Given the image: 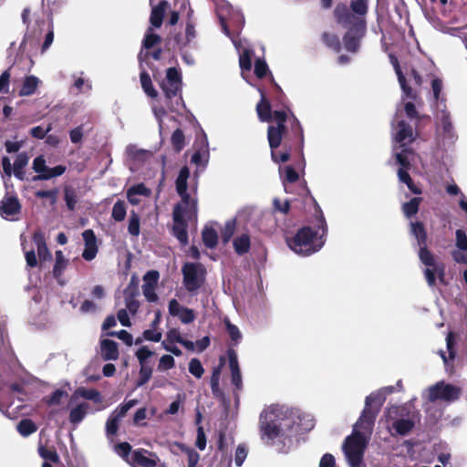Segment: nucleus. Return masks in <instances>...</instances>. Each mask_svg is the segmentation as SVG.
Returning a JSON list of instances; mask_svg holds the SVG:
<instances>
[{
	"instance_id": "1",
	"label": "nucleus",
	"mask_w": 467,
	"mask_h": 467,
	"mask_svg": "<svg viewBox=\"0 0 467 467\" xmlns=\"http://www.w3.org/2000/svg\"><path fill=\"white\" fill-rule=\"evenodd\" d=\"M404 114L410 122L417 121L418 112L412 101H407L403 109L397 108L392 122L393 155L395 157V164L400 165L398 170L400 182L405 183L411 192L420 194V190L414 185L408 172L410 169V161L413 155L409 146L414 140L415 136L412 125L405 121Z\"/></svg>"
},
{
	"instance_id": "2",
	"label": "nucleus",
	"mask_w": 467,
	"mask_h": 467,
	"mask_svg": "<svg viewBox=\"0 0 467 467\" xmlns=\"http://www.w3.org/2000/svg\"><path fill=\"white\" fill-rule=\"evenodd\" d=\"M299 420L294 409L284 405L266 407L259 416L260 437L265 443L281 446L280 450L286 451L293 445Z\"/></svg>"
},
{
	"instance_id": "3",
	"label": "nucleus",
	"mask_w": 467,
	"mask_h": 467,
	"mask_svg": "<svg viewBox=\"0 0 467 467\" xmlns=\"http://www.w3.org/2000/svg\"><path fill=\"white\" fill-rule=\"evenodd\" d=\"M385 401V393L377 391L366 398L365 408L356 424L352 434L348 436L342 450L350 467H364L363 457L370 439L376 415Z\"/></svg>"
},
{
	"instance_id": "4",
	"label": "nucleus",
	"mask_w": 467,
	"mask_h": 467,
	"mask_svg": "<svg viewBox=\"0 0 467 467\" xmlns=\"http://www.w3.org/2000/svg\"><path fill=\"white\" fill-rule=\"evenodd\" d=\"M368 0H349V6L339 3L334 9L337 23L347 29L343 36L345 48L351 53H357L361 40L367 32V15Z\"/></svg>"
},
{
	"instance_id": "5",
	"label": "nucleus",
	"mask_w": 467,
	"mask_h": 467,
	"mask_svg": "<svg viewBox=\"0 0 467 467\" xmlns=\"http://www.w3.org/2000/svg\"><path fill=\"white\" fill-rule=\"evenodd\" d=\"M216 13L223 33L231 38L234 47L239 53V64L242 75L244 78V72L251 70L254 50L248 47H244L241 39L232 36L227 26V19L229 18L237 27H243L244 25V16L240 10L234 9L228 2L223 0L216 4Z\"/></svg>"
},
{
	"instance_id": "6",
	"label": "nucleus",
	"mask_w": 467,
	"mask_h": 467,
	"mask_svg": "<svg viewBox=\"0 0 467 467\" xmlns=\"http://www.w3.org/2000/svg\"><path fill=\"white\" fill-rule=\"evenodd\" d=\"M411 234L417 239L420 246L419 257L425 265L423 270L424 276L430 287H434L436 280L444 284L445 266L441 262L435 259L434 255L427 249V234L421 223H411Z\"/></svg>"
},
{
	"instance_id": "7",
	"label": "nucleus",
	"mask_w": 467,
	"mask_h": 467,
	"mask_svg": "<svg viewBox=\"0 0 467 467\" xmlns=\"http://www.w3.org/2000/svg\"><path fill=\"white\" fill-rule=\"evenodd\" d=\"M317 228L305 226L295 236L286 238L287 245L296 254L307 256L319 251L325 244L327 225L324 217L318 218Z\"/></svg>"
},
{
	"instance_id": "8",
	"label": "nucleus",
	"mask_w": 467,
	"mask_h": 467,
	"mask_svg": "<svg viewBox=\"0 0 467 467\" xmlns=\"http://www.w3.org/2000/svg\"><path fill=\"white\" fill-rule=\"evenodd\" d=\"M461 394L460 387L441 380L426 389L422 392V399L429 402L440 401L450 404L457 400Z\"/></svg>"
},
{
	"instance_id": "9",
	"label": "nucleus",
	"mask_w": 467,
	"mask_h": 467,
	"mask_svg": "<svg viewBox=\"0 0 467 467\" xmlns=\"http://www.w3.org/2000/svg\"><path fill=\"white\" fill-rule=\"evenodd\" d=\"M436 141L441 149L450 148L457 140V135L450 119V114L441 109L436 114Z\"/></svg>"
},
{
	"instance_id": "10",
	"label": "nucleus",
	"mask_w": 467,
	"mask_h": 467,
	"mask_svg": "<svg viewBox=\"0 0 467 467\" xmlns=\"http://www.w3.org/2000/svg\"><path fill=\"white\" fill-rule=\"evenodd\" d=\"M182 272L186 290L195 294L205 282V268L199 263H186L182 266Z\"/></svg>"
},
{
	"instance_id": "11",
	"label": "nucleus",
	"mask_w": 467,
	"mask_h": 467,
	"mask_svg": "<svg viewBox=\"0 0 467 467\" xmlns=\"http://www.w3.org/2000/svg\"><path fill=\"white\" fill-rule=\"evenodd\" d=\"M193 195H185L181 198L173 209V221L186 220L196 221L197 219V198L196 190L192 189Z\"/></svg>"
},
{
	"instance_id": "12",
	"label": "nucleus",
	"mask_w": 467,
	"mask_h": 467,
	"mask_svg": "<svg viewBox=\"0 0 467 467\" xmlns=\"http://www.w3.org/2000/svg\"><path fill=\"white\" fill-rule=\"evenodd\" d=\"M161 86L167 99L175 98L177 104L182 101V75L176 67L167 69L166 78L162 80Z\"/></svg>"
},
{
	"instance_id": "13",
	"label": "nucleus",
	"mask_w": 467,
	"mask_h": 467,
	"mask_svg": "<svg viewBox=\"0 0 467 467\" xmlns=\"http://www.w3.org/2000/svg\"><path fill=\"white\" fill-rule=\"evenodd\" d=\"M258 91L261 94V100L260 102H258L256 106V111L260 120L270 121L274 119L277 124L275 127L285 128V123L286 120L285 112L275 110L272 113L271 106L269 102L265 99L263 90L258 88Z\"/></svg>"
},
{
	"instance_id": "14",
	"label": "nucleus",
	"mask_w": 467,
	"mask_h": 467,
	"mask_svg": "<svg viewBox=\"0 0 467 467\" xmlns=\"http://www.w3.org/2000/svg\"><path fill=\"white\" fill-rule=\"evenodd\" d=\"M32 169L37 173L34 177V181H46L55 177L61 176L66 171V167L57 165L54 168H49L46 164V160L43 156H38L33 161Z\"/></svg>"
},
{
	"instance_id": "15",
	"label": "nucleus",
	"mask_w": 467,
	"mask_h": 467,
	"mask_svg": "<svg viewBox=\"0 0 467 467\" xmlns=\"http://www.w3.org/2000/svg\"><path fill=\"white\" fill-rule=\"evenodd\" d=\"M158 462L159 457L156 453L139 449L131 452L129 464L131 467H156Z\"/></svg>"
},
{
	"instance_id": "16",
	"label": "nucleus",
	"mask_w": 467,
	"mask_h": 467,
	"mask_svg": "<svg viewBox=\"0 0 467 467\" xmlns=\"http://www.w3.org/2000/svg\"><path fill=\"white\" fill-rule=\"evenodd\" d=\"M30 16V9L25 8L22 12V21L23 24L26 26L24 41L36 37L41 33L42 26L45 23L44 20L36 14L33 15V20H29Z\"/></svg>"
},
{
	"instance_id": "17",
	"label": "nucleus",
	"mask_w": 467,
	"mask_h": 467,
	"mask_svg": "<svg viewBox=\"0 0 467 467\" xmlns=\"http://www.w3.org/2000/svg\"><path fill=\"white\" fill-rule=\"evenodd\" d=\"M168 312L171 316L177 317L184 325L191 324L196 317L192 309L182 306L176 299L169 301Z\"/></svg>"
},
{
	"instance_id": "18",
	"label": "nucleus",
	"mask_w": 467,
	"mask_h": 467,
	"mask_svg": "<svg viewBox=\"0 0 467 467\" xmlns=\"http://www.w3.org/2000/svg\"><path fill=\"white\" fill-rule=\"evenodd\" d=\"M455 246L451 252L453 260L458 264H467V235L462 229L455 232Z\"/></svg>"
},
{
	"instance_id": "19",
	"label": "nucleus",
	"mask_w": 467,
	"mask_h": 467,
	"mask_svg": "<svg viewBox=\"0 0 467 467\" xmlns=\"http://www.w3.org/2000/svg\"><path fill=\"white\" fill-rule=\"evenodd\" d=\"M20 210L21 205L15 196L5 197L0 202V214L5 220H15Z\"/></svg>"
},
{
	"instance_id": "20",
	"label": "nucleus",
	"mask_w": 467,
	"mask_h": 467,
	"mask_svg": "<svg viewBox=\"0 0 467 467\" xmlns=\"http://www.w3.org/2000/svg\"><path fill=\"white\" fill-rule=\"evenodd\" d=\"M82 237L85 242V249L82 253V257L86 261L93 260L98 254L97 237L94 232L90 229L82 233Z\"/></svg>"
},
{
	"instance_id": "21",
	"label": "nucleus",
	"mask_w": 467,
	"mask_h": 467,
	"mask_svg": "<svg viewBox=\"0 0 467 467\" xmlns=\"http://www.w3.org/2000/svg\"><path fill=\"white\" fill-rule=\"evenodd\" d=\"M228 359L232 375V383L234 385L236 390H241L243 388L242 375L238 364L237 355L234 350H228Z\"/></svg>"
},
{
	"instance_id": "22",
	"label": "nucleus",
	"mask_w": 467,
	"mask_h": 467,
	"mask_svg": "<svg viewBox=\"0 0 467 467\" xmlns=\"http://www.w3.org/2000/svg\"><path fill=\"white\" fill-rule=\"evenodd\" d=\"M100 354L104 360H117L119 355L117 342L110 339L101 340Z\"/></svg>"
},
{
	"instance_id": "23",
	"label": "nucleus",
	"mask_w": 467,
	"mask_h": 467,
	"mask_svg": "<svg viewBox=\"0 0 467 467\" xmlns=\"http://www.w3.org/2000/svg\"><path fill=\"white\" fill-rule=\"evenodd\" d=\"M233 246L234 252L238 255L247 254L251 247V236L248 232L242 233L236 235L233 240Z\"/></svg>"
},
{
	"instance_id": "24",
	"label": "nucleus",
	"mask_w": 467,
	"mask_h": 467,
	"mask_svg": "<svg viewBox=\"0 0 467 467\" xmlns=\"http://www.w3.org/2000/svg\"><path fill=\"white\" fill-rule=\"evenodd\" d=\"M209 159V144L206 135L203 133L201 146L192 156V162L196 165L206 164Z\"/></svg>"
},
{
	"instance_id": "25",
	"label": "nucleus",
	"mask_w": 467,
	"mask_h": 467,
	"mask_svg": "<svg viewBox=\"0 0 467 467\" xmlns=\"http://www.w3.org/2000/svg\"><path fill=\"white\" fill-rule=\"evenodd\" d=\"M389 58H390L391 64L394 67L395 72L398 76V79H399L400 88L403 91L404 98L414 99L416 98V95L413 93L411 88L407 86L406 78L400 70L398 59L392 55L389 56Z\"/></svg>"
},
{
	"instance_id": "26",
	"label": "nucleus",
	"mask_w": 467,
	"mask_h": 467,
	"mask_svg": "<svg viewBox=\"0 0 467 467\" xmlns=\"http://www.w3.org/2000/svg\"><path fill=\"white\" fill-rule=\"evenodd\" d=\"M190 177V171L187 167H182L176 179V191L181 198H184L185 195H193L188 192V179Z\"/></svg>"
},
{
	"instance_id": "27",
	"label": "nucleus",
	"mask_w": 467,
	"mask_h": 467,
	"mask_svg": "<svg viewBox=\"0 0 467 467\" xmlns=\"http://www.w3.org/2000/svg\"><path fill=\"white\" fill-rule=\"evenodd\" d=\"M33 242L36 246L39 259L42 261L50 260L51 254L47 246L44 234L41 232H36L34 234Z\"/></svg>"
},
{
	"instance_id": "28",
	"label": "nucleus",
	"mask_w": 467,
	"mask_h": 467,
	"mask_svg": "<svg viewBox=\"0 0 467 467\" xmlns=\"http://www.w3.org/2000/svg\"><path fill=\"white\" fill-rule=\"evenodd\" d=\"M40 83L41 80L36 76L30 75L26 77L19 90V96L26 97L33 95Z\"/></svg>"
},
{
	"instance_id": "29",
	"label": "nucleus",
	"mask_w": 467,
	"mask_h": 467,
	"mask_svg": "<svg viewBox=\"0 0 467 467\" xmlns=\"http://www.w3.org/2000/svg\"><path fill=\"white\" fill-rule=\"evenodd\" d=\"M73 88H75L78 93H86L91 90L92 83L84 75V72H79L72 75Z\"/></svg>"
},
{
	"instance_id": "30",
	"label": "nucleus",
	"mask_w": 467,
	"mask_h": 467,
	"mask_svg": "<svg viewBox=\"0 0 467 467\" xmlns=\"http://www.w3.org/2000/svg\"><path fill=\"white\" fill-rule=\"evenodd\" d=\"M285 128L269 126L267 130V138L271 150H275L282 141L283 133Z\"/></svg>"
},
{
	"instance_id": "31",
	"label": "nucleus",
	"mask_w": 467,
	"mask_h": 467,
	"mask_svg": "<svg viewBox=\"0 0 467 467\" xmlns=\"http://www.w3.org/2000/svg\"><path fill=\"white\" fill-rule=\"evenodd\" d=\"M167 4L166 1H161L158 5L152 7L150 21L154 27L161 26Z\"/></svg>"
},
{
	"instance_id": "32",
	"label": "nucleus",
	"mask_w": 467,
	"mask_h": 467,
	"mask_svg": "<svg viewBox=\"0 0 467 467\" xmlns=\"http://www.w3.org/2000/svg\"><path fill=\"white\" fill-rule=\"evenodd\" d=\"M174 224L172 227V232L174 236L179 240L182 244H186L188 243V234H187V224L186 220H178L173 221Z\"/></svg>"
},
{
	"instance_id": "33",
	"label": "nucleus",
	"mask_w": 467,
	"mask_h": 467,
	"mask_svg": "<svg viewBox=\"0 0 467 467\" xmlns=\"http://www.w3.org/2000/svg\"><path fill=\"white\" fill-rule=\"evenodd\" d=\"M126 308L130 314L135 315L140 307V303L135 299V288L128 287L124 290Z\"/></svg>"
},
{
	"instance_id": "34",
	"label": "nucleus",
	"mask_w": 467,
	"mask_h": 467,
	"mask_svg": "<svg viewBox=\"0 0 467 467\" xmlns=\"http://www.w3.org/2000/svg\"><path fill=\"white\" fill-rule=\"evenodd\" d=\"M279 173L283 180L285 191L286 192H288L286 182L293 183V182H296L299 179V175L295 171V169L290 165H287L284 168L279 167Z\"/></svg>"
},
{
	"instance_id": "35",
	"label": "nucleus",
	"mask_w": 467,
	"mask_h": 467,
	"mask_svg": "<svg viewBox=\"0 0 467 467\" xmlns=\"http://www.w3.org/2000/svg\"><path fill=\"white\" fill-rule=\"evenodd\" d=\"M89 405L86 402L78 404L70 410L69 420L73 424H78L87 415Z\"/></svg>"
},
{
	"instance_id": "36",
	"label": "nucleus",
	"mask_w": 467,
	"mask_h": 467,
	"mask_svg": "<svg viewBox=\"0 0 467 467\" xmlns=\"http://www.w3.org/2000/svg\"><path fill=\"white\" fill-rule=\"evenodd\" d=\"M202 237L204 245L208 248H214L218 244V234L213 227L205 226Z\"/></svg>"
},
{
	"instance_id": "37",
	"label": "nucleus",
	"mask_w": 467,
	"mask_h": 467,
	"mask_svg": "<svg viewBox=\"0 0 467 467\" xmlns=\"http://www.w3.org/2000/svg\"><path fill=\"white\" fill-rule=\"evenodd\" d=\"M29 157L26 152H21L17 155L14 162V174L16 178L23 180L24 168L27 165Z\"/></svg>"
},
{
	"instance_id": "38",
	"label": "nucleus",
	"mask_w": 467,
	"mask_h": 467,
	"mask_svg": "<svg viewBox=\"0 0 467 467\" xmlns=\"http://www.w3.org/2000/svg\"><path fill=\"white\" fill-rule=\"evenodd\" d=\"M414 422L409 419H400L392 423V428L395 430L397 434L406 435L413 428Z\"/></svg>"
},
{
	"instance_id": "39",
	"label": "nucleus",
	"mask_w": 467,
	"mask_h": 467,
	"mask_svg": "<svg viewBox=\"0 0 467 467\" xmlns=\"http://www.w3.org/2000/svg\"><path fill=\"white\" fill-rule=\"evenodd\" d=\"M16 430L23 437H27L36 432L37 427L31 420L25 419L17 424Z\"/></svg>"
},
{
	"instance_id": "40",
	"label": "nucleus",
	"mask_w": 467,
	"mask_h": 467,
	"mask_svg": "<svg viewBox=\"0 0 467 467\" xmlns=\"http://www.w3.org/2000/svg\"><path fill=\"white\" fill-rule=\"evenodd\" d=\"M140 83L144 92L150 98L157 97V91L152 86L151 78L146 71L140 73Z\"/></svg>"
},
{
	"instance_id": "41",
	"label": "nucleus",
	"mask_w": 467,
	"mask_h": 467,
	"mask_svg": "<svg viewBox=\"0 0 467 467\" xmlns=\"http://www.w3.org/2000/svg\"><path fill=\"white\" fill-rule=\"evenodd\" d=\"M196 36L195 28L192 22H187L186 28H185V38L184 40H181L180 38L177 39L178 45H180L181 47H185L187 45H189Z\"/></svg>"
},
{
	"instance_id": "42",
	"label": "nucleus",
	"mask_w": 467,
	"mask_h": 467,
	"mask_svg": "<svg viewBox=\"0 0 467 467\" xmlns=\"http://www.w3.org/2000/svg\"><path fill=\"white\" fill-rule=\"evenodd\" d=\"M126 205L124 202L118 201L114 203L112 208L111 216L117 222H121L126 216Z\"/></svg>"
},
{
	"instance_id": "43",
	"label": "nucleus",
	"mask_w": 467,
	"mask_h": 467,
	"mask_svg": "<svg viewBox=\"0 0 467 467\" xmlns=\"http://www.w3.org/2000/svg\"><path fill=\"white\" fill-rule=\"evenodd\" d=\"M323 41L328 47L339 52L341 48L339 38L335 34L324 33L322 36Z\"/></svg>"
},
{
	"instance_id": "44",
	"label": "nucleus",
	"mask_w": 467,
	"mask_h": 467,
	"mask_svg": "<svg viewBox=\"0 0 467 467\" xmlns=\"http://www.w3.org/2000/svg\"><path fill=\"white\" fill-rule=\"evenodd\" d=\"M68 264V261L65 262H55L54 267H53V275L57 281V283L61 285H64L66 284V281L63 278V273L65 269L67 268Z\"/></svg>"
},
{
	"instance_id": "45",
	"label": "nucleus",
	"mask_w": 467,
	"mask_h": 467,
	"mask_svg": "<svg viewBox=\"0 0 467 467\" xmlns=\"http://www.w3.org/2000/svg\"><path fill=\"white\" fill-rule=\"evenodd\" d=\"M420 202V199L415 197V198H412L410 202H405L402 205V210H403L404 214L407 217H410V216L414 215L415 213H417V212L419 210Z\"/></svg>"
},
{
	"instance_id": "46",
	"label": "nucleus",
	"mask_w": 467,
	"mask_h": 467,
	"mask_svg": "<svg viewBox=\"0 0 467 467\" xmlns=\"http://www.w3.org/2000/svg\"><path fill=\"white\" fill-rule=\"evenodd\" d=\"M64 193H65V202H66L67 207L70 211H73L75 209L77 202H78L76 191L72 187L67 186L64 189Z\"/></svg>"
},
{
	"instance_id": "47",
	"label": "nucleus",
	"mask_w": 467,
	"mask_h": 467,
	"mask_svg": "<svg viewBox=\"0 0 467 467\" xmlns=\"http://www.w3.org/2000/svg\"><path fill=\"white\" fill-rule=\"evenodd\" d=\"M224 324L231 339L234 342V344H238L242 339V334L239 328L235 325L232 324L227 318L224 319Z\"/></svg>"
},
{
	"instance_id": "48",
	"label": "nucleus",
	"mask_w": 467,
	"mask_h": 467,
	"mask_svg": "<svg viewBox=\"0 0 467 467\" xmlns=\"http://www.w3.org/2000/svg\"><path fill=\"white\" fill-rule=\"evenodd\" d=\"M38 452L45 462H57L59 461V457L55 450L40 446L38 448Z\"/></svg>"
},
{
	"instance_id": "49",
	"label": "nucleus",
	"mask_w": 467,
	"mask_h": 467,
	"mask_svg": "<svg viewBox=\"0 0 467 467\" xmlns=\"http://www.w3.org/2000/svg\"><path fill=\"white\" fill-rule=\"evenodd\" d=\"M136 400H130L128 402L119 405L111 414L119 420H121L126 413L137 404Z\"/></svg>"
},
{
	"instance_id": "50",
	"label": "nucleus",
	"mask_w": 467,
	"mask_h": 467,
	"mask_svg": "<svg viewBox=\"0 0 467 467\" xmlns=\"http://www.w3.org/2000/svg\"><path fill=\"white\" fill-rule=\"evenodd\" d=\"M248 454V449L245 444L241 443L237 446L234 455V463L237 467H241Z\"/></svg>"
},
{
	"instance_id": "51",
	"label": "nucleus",
	"mask_w": 467,
	"mask_h": 467,
	"mask_svg": "<svg viewBox=\"0 0 467 467\" xmlns=\"http://www.w3.org/2000/svg\"><path fill=\"white\" fill-rule=\"evenodd\" d=\"M76 393L86 400H94V401L100 400L99 392L93 389H88L79 388L77 389Z\"/></svg>"
},
{
	"instance_id": "52",
	"label": "nucleus",
	"mask_w": 467,
	"mask_h": 467,
	"mask_svg": "<svg viewBox=\"0 0 467 467\" xmlns=\"http://www.w3.org/2000/svg\"><path fill=\"white\" fill-rule=\"evenodd\" d=\"M151 374H152L151 368L149 366H146L145 364H142V366H140V372H139L140 377L137 381V387H141L144 384H146L150 380Z\"/></svg>"
},
{
	"instance_id": "53",
	"label": "nucleus",
	"mask_w": 467,
	"mask_h": 467,
	"mask_svg": "<svg viewBox=\"0 0 467 467\" xmlns=\"http://www.w3.org/2000/svg\"><path fill=\"white\" fill-rule=\"evenodd\" d=\"M128 231L130 234L133 236H138L140 234V217L135 213H132L130 215Z\"/></svg>"
},
{
	"instance_id": "54",
	"label": "nucleus",
	"mask_w": 467,
	"mask_h": 467,
	"mask_svg": "<svg viewBox=\"0 0 467 467\" xmlns=\"http://www.w3.org/2000/svg\"><path fill=\"white\" fill-rule=\"evenodd\" d=\"M236 226V221L235 219L228 220L225 224L224 228L223 230V240L224 243H227L230 241V239L233 237Z\"/></svg>"
},
{
	"instance_id": "55",
	"label": "nucleus",
	"mask_w": 467,
	"mask_h": 467,
	"mask_svg": "<svg viewBox=\"0 0 467 467\" xmlns=\"http://www.w3.org/2000/svg\"><path fill=\"white\" fill-rule=\"evenodd\" d=\"M115 451L122 457L128 463L130 461L131 446L128 442H121L115 446Z\"/></svg>"
},
{
	"instance_id": "56",
	"label": "nucleus",
	"mask_w": 467,
	"mask_h": 467,
	"mask_svg": "<svg viewBox=\"0 0 467 467\" xmlns=\"http://www.w3.org/2000/svg\"><path fill=\"white\" fill-rule=\"evenodd\" d=\"M189 371L197 379H201L204 373L202 365L197 358L191 359L189 363Z\"/></svg>"
},
{
	"instance_id": "57",
	"label": "nucleus",
	"mask_w": 467,
	"mask_h": 467,
	"mask_svg": "<svg viewBox=\"0 0 467 467\" xmlns=\"http://www.w3.org/2000/svg\"><path fill=\"white\" fill-rule=\"evenodd\" d=\"M290 210V203L288 200L281 201L278 198H275L273 200V211L274 213H280L282 214H286Z\"/></svg>"
},
{
	"instance_id": "58",
	"label": "nucleus",
	"mask_w": 467,
	"mask_h": 467,
	"mask_svg": "<svg viewBox=\"0 0 467 467\" xmlns=\"http://www.w3.org/2000/svg\"><path fill=\"white\" fill-rule=\"evenodd\" d=\"M171 143L177 151L182 150L184 146V135L182 130L177 129L171 136Z\"/></svg>"
},
{
	"instance_id": "59",
	"label": "nucleus",
	"mask_w": 467,
	"mask_h": 467,
	"mask_svg": "<svg viewBox=\"0 0 467 467\" xmlns=\"http://www.w3.org/2000/svg\"><path fill=\"white\" fill-rule=\"evenodd\" d=\"M175 366V360L171 355H163L160 360L158 365V369L160 371H165L172 368Z\"/></svg>"
},
{
	"instance_id": "60",
	"label": "nucleus",
	"mask_w": 467,
	"mask_h": 467,
	"mask_svg": "<svg viewBox=\"0 0 467 467\" xmlns=\"http://www.w3.org/2000/svg\"><path fill=\"white\" fill-rule=\"evenodd\" d=\"M67 396V393L65 390L57 389L47 399V403L48 405H59Z\"/></svg>"
},
{
	"instance_id": "61",
	"label": "nucleus",
	"mask_w": 467,
	"mask_h": 467,
	"mask_svg": "<svg viewBox=\"0 0 467 467\" xmlns=\"http://www.w3.org/2000/svg\"><path fill=\"white\" fill-rule=\"evenodd\" d=\"M269 73L268 66L263 59H256L254 65V74L258 78H262Z\"/></svg>"
},
{
	"instance_id": "62",
	"label": "nucleus",
	"mask_w": 467,
	"mask_h": 467,
	"mask_svg": "<svg viewBox=\"0 0 467 467\" xmlns=\"http://www.w3.org/2000/svg\"><path fill=\"white\" fill-rule=\"evenodd\" d=\"M108 336L110 337H117L120 340H122L127 346H131L133 344V337L132 335L130 334L126 330H120V331H111L108 333Z\"/></svg>"
},
{
	"instance_id": "63",
	"label": "nucleus",
	"mask_w": 467,
	"mask_h": 467,
	"mask_svg": "<svg viewBox=\"0 0 467 467\" xmlns=\"http://www.w3.org/2000/svg\"><path fill=\"white\" fill-rule=\"evenodd\" d=\"M160 41L161 37L158 35L151 33V29L149 28L148 33L146 34L143 40V47L149 49L158 44Z\"/></svg>"
},
{
	"instance_id": "64",
	"label": "nucleus",
	"mask_w": 467,
	"mask_h": 467,
	"mask_svg": "<svg viewBox=\"0 0 467 467\" xmlns=\"http://www.w3.org/2000/svg\"><path fill=\"white\" fill-rule=\"evenodd\" d=\"M162 334L161 331H158L156 328L146 329L143 332V338L148 341L152 342H160L161 339Z\"/></svg>"
}]
</instances>
